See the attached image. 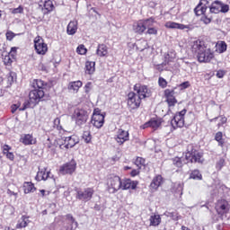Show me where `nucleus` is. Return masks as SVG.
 <instances>
[{"instance_id":"e433bc0d","label":"nucleus","mask_w":230,"mask_h":230,"mask_svg":"<svg viewBox=\"0 0 230 230\" xmlns=\"http://www.w3.org/2000/svg\"><path fill=\"white\" fill-rule=\"evenodd\" d=\"M218 118H220V122L217 123V128H220L221 127H224L226 123H227V118L226 116L221 115L219 117H215L214 119H211L209 121L210 123H213V121H217Z\"/></svg>"},{"instance_id":"c9c22d12","label":"nucleus","mask_w":230,"mask_h":230,"mask_svg":"<svg viewBox=\"0 0 230 230\" xmlns=\"http://www.w3.org/2000/svg\"><path fill=\"white\" fill-rule=\"evenodd\" d=\"M30 217L27 216H22V221H19L18 224L16 225V229H22V227H27L28 223L30 222L28 219Z\"/></svg>"},{"instance_id":"20e7f679","label":"nucleus","mask_w":230,"mask_h":230,"mask_svg":"<svg viewBox=\"0 0 230 230\" xmlns=\"http://www.w3.org/2000/svg\"><path fill=\"white\" fill-rule=\"evenodd\" d=\"M71 118L75 125L82 127V125H85L89 119V111L84 108L77 107L74 110Z\"/></svg>"},{"instance_id":"680f3d73","label":"nucleus","mask_w":230,"mask_h":230,"mask_svg":"<svg viewBox=\"0 0 230 230\" xmlns=\"http://www.w3.org/2000/svg\"><path fill=\"white\" fill-rule=\"evenodd\" d=\"M90 13H91L92 15H94V17H96L97 15H100V14L98 13V11H96V8H94V7H93V8L90 9Z\"/></svg>"},{"instance_id":"58836bf2","label":"nucleus","mask_w":230,"mask_h":230,"mask_svg":"<svg viewBox=\"0 0 230 230\" xmlns=\"http://www.w3.org/2000/svg\"><path fill=\"white\" fill-rule=\"evenodd\" d=\"M135 164L138 170H141L143 166H146V160L143 157L137 156L135 160Z\"/></svg>"},{"instance_id":"052dcab7","label":"nucleus","mask_w":230,"mask_h":230,"mask_svg":"<svg viewBox=\"0 0 230 230\" xmlns=\"http://www.w3.org/2000/svg\"><path fill=\"white\" fill-rule=\"evenodd\" d=\"M180 87L181 89H188V87H190V82L186 81V82H183L180 84Z\"/></svg>"},{"instance_id":"a211bd4d","label":"nucleus","mask_w":230,"mask_h":230,"mask_svg":"<svg viewBox=\"0 0 230 230\" xmlns=\"http://www.w3.org/2000/svg\"><path fill=\"white\" fill-rule=\"evenodd\" d=\"M154 19L149 18L146 21H139L137 23L134 24V27L136 30H154Z\"/></svg>"},{"instance_id":"338daca9","label":"nucleus","mask_w":230,"mask_h":230,"mask_svg":"<svg viewBox=\"0 0 230 230\" xmlns=\"http://www.w3.org/2000/svg\"><path fill=\"white\" fill-rule=\"evenodd\" d=\"M67 35H75L76 33V31L75 30H66Z\"/></svg>"},{"instance_id":"9d476101","label":"nucleus","mask_w":230,"mask_h":230,"mask_svg":"<svg viewBox=\"0 0 230 230\" xmlns=\"http://www.w3.org/2000/svg\"><path fill=\"white\" fill-rule=\"evenodd\" d=\"M133 91L137 93V96L142 100H146V98H150L152 96V90H150L146 84H141V83L134 84Z\"/></svg>"},{"instance_id":"7ed1b4c3","label":"nucleus","mask_w":230,"mask_h":230,"mask_svg":"<svg viewBox=\"0 0 230 230\" xmlns=\"http://www.w3.org/2000/svg\"><path fill=\"white\" fill-rule=\"evenodd\" d=\"M119 190H121V177L115 174L108 175L106 179V191L114 194L118 193Z\"/></svg>"},{"instance_id":"412c9836","label":"nucleus","mask_w":230,"mask_h":230,"mask_svg":"<svg viewBox=\"0 0 230 230\" xmlns=\"http://www.w3.org/2000/svg\"><path fill=\"white\" fill-rule=\"evenodd\" d=\"M161 125H163V119L152 118L143 125V128H148L150 127L151 128H154V130H157Z\"/></svg>"},{"instance_id":"39448f33","label":"nucleus","mask_w":230,"mask_h":230,"mask_svg":"<svg viewBox=\"0 0 230 230\" xmlns=\"http://www.w3.org/2000/svg\"><path fill=\"white\" fill-rule=\"evenodd\" d=\"M185 159L190 161V163L202 164V163H204V153L197 150L193 145H189L187 152L185 153Z\"/></svg>"},{"instance_id":"4be33fe9","label":"nucleus","mask_w":230,"mask_h":230,"mask_svg":"<svg viewBox=\"0 0 230 230\" xmlns=\"http://www.w3.org/2000/svg\"><path fill=\"white\" fill-rule=\"evenodd\" d=\"M65 148H73V146H75L80 143V138L76 135H72L70 137H65Z\"/></svg>"},{"instance_id":"f257e3e1","label":"nucleus","mask_w":230,"mask_h":230,"mask_svg":"<svg viewBox=\"0 0 230 230\" xmlns=\"http://www.w3.org/2000/svg\"><path fill=\"white\" fill-rule=\"evenodd\" d=\"M213 42L208 39H198L191 44V51L200 64H209L215 58V50L211 49Z\"/></svg>"},{"instance_id":"f03ea898","label":"nucleus","mask_w":230,"mask_h":230,"mask_svg":"<svg viewBox=\"0 0 230 230\" xmlns=\"http://www.w3.org/2000/svg\"><path fill=\"white\" fill-rule=\"evenodd\" d=\"M209 8L210 13H227L229 12V5L222 4L221 2L216 1L209 6V2L208 0H200L199 4L194 9L196 15H204L206 10Z\"/></svg>"},{"instance_id":"6e6552de","label":"nucleus","mask_w":230,"mask_h":230,"mask_svg":"<svg viewBox=\"0 0 230 230\" xmlns=\"http://www.w3.org/2000/svg\"><path fill=\"white\" fill-rule=\"evenodd\" d=\"M188 112L187 109H183L174 114L173 118L171 119V126L172 130H177V128H182L185 125L184 116Z\"/></svg>"},{"instance_id":"79ce46f5","label":"nucleus","mask_w":230,"mask_h":230,"mask_svg":"<svg viewBox=\"0 0 230 230\" xmlns=\"http://www.w3.org/2000/svg\"><path fill=\"white\" fill-rule=\"evenodd\" d=\"M158 85L162 89H166V87H168V81H166V79H164V77H159L158 78Z\"/></svg>"},{"instance_id":"cd10ccee","label":"nucleus","mask_w":230,"mask_h":230,"mask_svg":"<svg viewBox=\"0 0 230 230\" xmlns=\"http://www.w3.org/2000/svg\"><path fill=\"white\" fill-rule=\"evenodd\" d=\"M40 6H42V10H46L47 13L53 12V8H55V5H53V2H51V0H41Z\"/></svg>"},{"instance_id":"c03bdc74","label":"nucleus","mask_w":230,"mask_h":230,"mask_svg":"<svg viewBox=\"0 0 230 230\" xmlns=\"http://www.w3.org/2000/svg\"><path fill=\"white\" fill-rule=\"evenodd\" d=\"M13 60L14 59H13L11 57H10V55H5L4 56V66H10L11 64H13Z\"/></svg>"},{"instance_id":"a19ab883","label":"nucleus","mask_w":230,"mask_h":230,"mask_svg":"<svg viewBox=\"0 0 230 230\" xmlns=\"http://www.w3.org/2000/svg\"><path fill=\"white\" fill-rule=\"evenodd\" d=\"M172 161L174 166L177 168H182V158L175 156L174 158H172Z\"/></svg>"},{"instance_id":"de8ad7c7","label":"nucleus","mask_w":230,"mask_h":230,"mask_svg":"<svg viewBox=\"0 0 230 230\" xmlns=\"http://www.w3.org/2000/svg\"><path fill=\"white\" fill-rule=\"evenodd\" d=\"M92 89H93V83L92 82L86 83L84 85V93L86 94H89V93H91Z\"/></svg>"},{"instance_id":"3c124183","label":"nucleus","mask_w":230,"mask_h":230,"mask_svg":"<svg viewBox=\"0 0 230 230\" xmlns=\"http://www.w3.org/2000/svg\"><path fill=\"white\" fill-rule=\"evenodd\" d=\"M4 155H5V157L7 159H9V161H14L15 160V155H13V152L5 153Z\"/></svg>"},{"instance_id":"f8f14e48","label":"nucleus","mask_w":230,"mask_h":230,"mask_svg":"<svg viewBox=\"0 0 230 230\" xmlns=\"http://www.w3.org/2000/svg\"><path fill=\"white\" fill-rule=\"evenodd\" d=\"M44 98H46L44 90L34 89L29 93V103H32V105H39L40 102H44Z\"/></svg>"},{"instance_id":"6e6d98bb","label":"nucleus","mask_w":230,"mask_h":230,"mask_svg":"<svg viewBox=\"0 0 230 230\" xmlns=\"http://www.w3.org/2000/svg\"><path fill=\"white\" fill-rule=\"evenodd\" d=\"M10 150H12V146H10L9 145H4L3 146V154H8L10 152Z\"/></svg>"},{"instance_id":"1a4fd4ad","label":"nucleus","mask_w":230,"mask_h":230,"mask_svg":"<svg viewBox=\"0 0 230 230\" xmlns=\"http://www.w3.org/2000/svg\"><path fill=\"white\" fill-rule=\"evenodd\" d=\"M91 123L95 127V128H102L105 123V114L102 113L100 108H95L93 110Z\"/></svg>"},{"instance_id":"b1692460","label":"nucleus","mask_w":230,"mask_h":230,"mask_svg":"<svg viewBox=\"0 0 230 230\" xmlns=\"http://www.w3.org/2000/svg\"><path fill=\"white\" fill-rule=\"evenodd\" d=\"M84 73L85 75H93L96 73V62L94 61H86L84 64Z\"/></svg>"},{"instance_id":"5fc2aeb1","label":"nucleus","mask_w":230,"mask_h":230,"mask_svg":"<svg viewBox=\"0 0 230 230\" xmlns=\"http://www.w3.org/2000/svg\"><path fill=\"white\" fill-rule=\"evenodd\" d=\"M201 21L205 23V24H209V22H211V17H208L206 16V14H204L201 17Z\"/></svg>"},{"instance_id":"a878e982","label":"nucleus","mask_w":230,"mask_h":230,"mask_svg":"<svg viewBox=\"0 0 230 230\" xmlns=\"http://www.w3.org/2000/svg\"><path fill=\"white\" fill-rule=\"evenodd\" d=\"M165 28H169L171 30H185L190 29L188 25L173 22H168L165 23Z\"/></svg>"},{"instance_id":"9b49d317","label":"nucleus","mask_w":230,"mask_h":230,"mask_svg":"<svg viewBox=\"0 0 230 230\" xmlns=\"http://www.w3.org/2000/svg\"><path fill=\"white\" fill-rule=\"evenodd\" d=\"M215 209L218 217H224V215H227L230 210L229 201H227L226 199H217L215 203Z\"/></svg>"},{"instance_id":"c756f323","label":"nucleus","mask_w":230,"mask_h":230,"mask_svg":"<svg viewBox=\"0 0 230 230\" xmlns=\"http://www.w3.org/2000/svg\"><path fill=\"white\" fill-rule=\"evenodd\" d=\"M226 51H227V43H226V41H217L216 43V52L222 54V53H226Z\"/></svg>"},{"instance_id":"bb28decb","label":"nucleus","mask_w":230,"mask_h":230,"mask_svg":"<svg viewBox=\"0 0 230 230\" xmlns=\"http://www.w3.org/2000/svg\"><path fill=\"white\" fill-rule=\"evenodd\" d=\"M49 178V171H48L46 168L41 169L40 172H37V175L35 177L36 181H48Z\"/></svg>"},{"instance_id":"f704fd0d","label":"nucleus","mask_w":230,"mask_h":230,"mask_svg":"<svg viewBox=\"0 0 230 230\" xmlns=\"http://www.w3.org/2000/svg\"><path fill=\"white\" fill-rule=\"evenodd\" d=\"M189 179H192L193 181H202V173L198 169H194L190 172Z\"/></svg>"},{"instance_id":"7c9ffc66","label":"nucleus","mask_w":230,"mask_h":230,"mask_svg":"<svg viewBox=\"0 0 230 230\" xmlns=\"http://www.w3.org/2000/svg\"><path fill=\"white\" fill-rule=\"evenodd\" d=\"M96 53L98 57H107V55H109V49L105 44H100L97 48Z\"/></svg>"},{"instance_id":"e2e57ef3","label":"nucleus","mask_w":230,"mask_h":230,"mask_svg":"<svg viewBox=\"0 0 230 230\" xmlns=\"http://www.w3.org/2000/svg\"><path fill=\"white\" fill-rule=\"evenodd\" d=\"M146 33H149V35H157V30H148Z\"/></svg>"},{"instance_id":"4468645a","label":"nucleus","mask_w":230,"mask_h":230,"mask_svg":"<svg viewBox=\"0 0 230 230\" xmlns=\"http://www.w3.org/2000/svg\"><path fill=\"white\" fill-rule=\"evenodd\" d=\"M34 49L38 55H46L48 53V44L44 42V39L37 36L34 39Z\"/></svg>"},{"instance_id":"5701e85b","label":"nucleus","mask_w":230,"mask_h":230,"mask_svg":"<svg viewBox=\"0 0 230 230\" xmlns=\"http://www.w3.org/2000/svg\"><path fill=\"white\" fill-rule=\"evenodd\" d=\"M48 85H49L47 82L42 81V79H33L32 87L38 91H44L48 89Z\"/></svg>"},{"instance_id":"4d7b16f0","label":"nucleus","mask_w":230,"mask_h":230,"mask_svg":"<svg viewBox=\"0 0 230 230\" xmlns=\"http://www.w3.org/2000/svg\"><path fill=\"white\" fill-rule=\"evenodd\" d=\"M139 170H141V169H139L138 167H137V169H133L130 172V176L137 177V175H139V173H140Z\"/></svg>"},{"instance_id":"2f4dec72","label":"nucleus","mask_w":230,"mask_h":230,"mask_svg":"<svg viewBox=\"0 0 230 230\" xmlns=\"http://www.w3.org/2000/svg\"><path fill=\"white\" fill-rule=\"evenodd\" d=\"M175 60V54L174 52H168L164 55V59L163 61L164 66H170L172 62Z\"/></svg>"},{"instance_id":"ea45409f","label":"nucleus","mask_w":230,"mask_h":230,"mask_svg":"<svg viewBox=\"0 0 230 230\" xmlns=\"http://www.w3.org/2000/svg\"><path fill=\"white\" fill-rule=\"evenodd\" d=\"M224 166H226V158L220 157V158L216 162V170H217V172H220V170H222V168H224Z\"/></svg>"},{"instance_id":"ddd939ff","label":"nucleus","mask_w":230,"mask_h":230,"mask_svg":"<svg viewBox=\"0 0 230 230\" xmlns=\"http://www.w3.org/2000/svg\"><path fill=\"white\" fill-rule=\"evenodd\" d=\"M61 175H73L75 172H76V162L75 160H71L61 165L58 170Z\"/></svg>"},{"instance_id":"09e8293b","label":"nucleus","mask_w":230,"mask_h":230,"mask_svg":"<svg viewBox=\"0 0 230 230\" xmlns=\"http://www.w3.org/2000/svg\"><path fill=\"white\" fill-rule=\"evenodd\" d=\"M7 84L9 85H12L13 84V72H10L8 75H7Z\"/></svg>"},{"instance_id":"473e14b6","label":"nucleus","mask_w":230,"mask_h":230,"mask_svg":"<svg viewBox=\"0 0 230 230\" xmlns=\"http://www.w3.org/2000/svg\"><path fill=\"white\" fill-rule=\"evenodd\" d=\"M215 141L218 143V146L224 148V145H226V140L224 139V134L222 131H218L215 135Z\"/></svg>"},{"instance_id":"8fccbe9b","label":"nucleus","mask_w":230,"mask_h":230,"mask_svg":"<svg viewBox=\"0 0 230 230\" xmlns=\"http://www.w3.org/2000/svg\"><path fill=\"white\" fill-rule=\"evenodd\" d=\"M54 127L58 128V130H60L62 128V126L60 125V118H56L54 119Z\"/></svg>"},{"instance_id":"f3484780","label":"nucleus","mask_w":230,"mask_h":230,"mask_svg":"<svg viewBox=\"0 0 230 230\" xmlns=\"http://www.w3.org/2000/svg\"><path fill=\"white\" fill-rule=\"evenodd\" d=\"M163 184H164V178H163V175L157 174L153 178L149 185V190L151 191H157Z\"/></svg>"},{"instance_id":"2eb2a0df","label":"nucleus","mask_w":230,"mask_h":230,"mask_svg":"<svg viewBox=\"0 0 230 230\" xmlns=\"http://www.w3.org/2000/svg\"><path fill=\"white\" fill-rule=\"evenodd\" d=\"M164 96L169 109H173L175 104L178 103L177 98L175 97V90L165 89L164 91Z\"/></svg>"},{"instance_id":"72a5a7b5","label":"nucleus","mask_w":230,"mask_h":230,"mask_svg":"<svg viewBox=\"0 0 230 230\" xmlns=\"http://www.w3.org/2000/svg\"><path fill=\"white\" fill-rule=\"evenodd\" d=\"M161 216L160 215H152L149 218L150 226L153 227H157L161 224Z\"/></svg>"},{"instance_id":"423d86ee","label":"nucleus","mask_w":230,"mask_h":230,"mask_svg":"<svg viewBox=\"0 0 230 230\" xmlns=\"http://www.w3.org/2000/svg\"><path fill=\"white\" fill-rule=\"evenodd\" d=\"M75 191L76 200H80L81 202H89L93 200V197H94L93 187H86L84 189L76 188Z\"/></svg>"},{"instance_id":"13d9d810","label":"nucleus","mask_w":230,"mask_h":230,"mask_svg":"<svg viewBox=\"0 0 230 230\" xmlns=\"http://www.w3.org/2000/svg\"><path fill=\"white\" fill-rule=\"evenodd\" d=\"M23 10L22 6H19L18 8L13 9L12 13H22Z\"/></svg>"},{"instance_id":"0eeeda50","label":"nucleus","mask_w":230,"mask_h":230,"mask_svg":"<svg viewBox=\"0 0 230 230\" xmlns=\"http://www.w3.org/2000/svg\"><path fill=\"white\" fill-rule=\"evenodd\" d=\"M141 103H143V100L137 96L135 92H129L127 95V107L129 112H134V111H137L139 107H141Z\"/></svg>"},{"instance_id":"603ef678","label":"nucleus","mask_w":230,"mask_h":230,"mask_svg":"<svg viewBox=\"0 0 230 230\" xmlns=\"http://www.w3.org/2000/svg\"><path fill=\"white\" fill-rule=\"evenodd\" d=\"M164 66L163 63L159 64V65H155V69H156V71H159V73H163V71H164Z\"/></svg>"},{"instance_id":"49530a36","label":"nucleus","mask_w":230,"mask_h":230,"mask_svg":"<svg viewBox=\"0 0 230 230\" xmlns=\"http://www.w3.org/2000/svg\"><path fill=\"white\" fill-rule=\"evenodd\" d=\"M226 73L227 72L226 70L219 69L217 71L216 76H217V78H224L226 76Z\"/></svg>"},{"instance_id":"4c0bfd02","label":"nucleus","mask_w":230,"mask_h":230,"mask_svg":"<svg viewBox=\"0 0 230 230\" xmlns=\"http://www.w3.org/2000/svg\"><path fill=\"white\" fill-rule=\"evenodd\" d=\"M82 137L87 145L93 143V135L89 130L84 131Z\"/></svg>"},{"instance_id":"bf43d9fd","label":"nucleus","mask_w":230,"mask_h":230,"mask_svg":"<svg viewBox=\"0 0 230 230\" xmlns=\"http://www.w3.org/2000/svg\"><path fill=\"white\" fill-rule=\"evenodd\" d=\"M177 190L181 191V195H182V191L184 190V182H179L177 184Z\"/></svg>"},{"instance_id":"37998d69","label":"nucleus","mask_w":230,"mask_h":230,"mask_svg":"<svg viewBox=\"0 0 230 230\" xmlns=\"http://www.w3.org/2000/svg\"><path fill=\"white\" fill-rule=\"evenodd\" d=\"M76 53H78V55H86L87 49L85 48L84 45H79L76 49Z\"/></svg>"},{"instance_id":"393cba45","label":"nucleus","mask_w":230,"mask_h":230,"mask_svg":"<svg viewBox=\"0 0 230 230\" xmlns=\"http://www.w3.org/2000/svg\"><path fill=\"white\" fill-rule=\"evenodd\" d=\"M82 85H84V83L80 80L72 81L68 83L67 89L68 91H73V93H78Z\"/></svg>"},{"instance_id":"c85d7f7f","label":"nucleus","mask_w":230,"mask_h":230,"mask_svg":"<svg viewBox=\"0 0 230 230\" xmlns=\"http://www.w3.org/2000/svg\"><path fill=\"white\" fill-rule=\"evenodd\" d=\"M36 190L37 188L35 187V184H33L31 181H25L23 183V191L25 194L33 193Z\"/></svg>"},{"instance_id":"aec40b11","label":"nucleus","mask_w":230,"mask_h":230,"mask_svg":"<svg viewBox=\"0 0 230 230\" xmlns=\"http://www.w3.org/2000/svg\"><path fill=\"white\" fill-rule=\"evenodd\" d=\"M137 184L139 182L137 181H132L130 179H123L121 180V187L120 190H136L137 188Z\"/></svg>"},{"instance_id":"774afa93","label":"nucleus","mask_w":230,"mask_h":230,"mask_svg":"<svg viewBox=\"0 0 230 230\" xmlns=\"http://www.w3.org/2000/svg\"><path fill=\"white\" fill-rule=\"evenodd\" d=\"M11 51L13 53V55H17V47L11 48Z\"/></svg>"},{"instance_id":"dca6fc26","label":"nucleus","mask_w":230,"mask_h":230,"mask_svg":"<svg viewBox=\"0 0 230 230\" xmlns=\"http://www.w3.org/2000/svg\"><path fill=\"white\" fill-rule=\"evenodd\" d=\"M129 139L130 134L125 129H119L117 135L115 136V141L118 143V145H119V146H121V145H125V143H127V141Z\"/></svg>"},{"instance_id":"a18cd8bd","label":"nucleus","mask_w":230,"mask_h":230,"mask_svg":"<svg viewBox=\"0 0 230 230\" xmlns=\"http://www.w3.org/2000/svg\"><path fill=\"white\" fill-rule=\"evenodd\" d=\"M78 22L76 21H72L68 23L66 30H77Z\"/></svg>"},{"instance_id":"0e129e2a","label":"nucleus","mask_w":230,"mask_h":230,"mask_svg":"<svg viewBox=\"0 0 230 230\" xmlns=\"http://www.w3.org/2000/svg\"><path fill=\"white\" fill-rule=\"evenodd\" d=\"M17 109H19V107L17 106V104H13L12 105V110H11V112L13 114Z\"/></svg>"},{"instance_id":"6ab92c4d","label":"nucleus","mask_w":230,"mask_h":230,"mask_svg":"<svg viewBox=\"0 0 230 230\" xmlns=\"http://www.w3.org/2000/svg\"><path fill=\"white\" fill-rule=\"evenodd\" d=\"M20 143L24 145V146L37 145V137H33V134H23L20 137Z\"/></svg>"},{"instance_id":"864d4df0","label":"nucleus","mask_w":230,"mask_h":230,"mask_svg":"<svg viewBox=\"0 0 230 230\" xmlns=\"http://www.w3.org/2000/svg\"><path fill=\"white\" fill-rule=\"evenodd\" d=\"M5 35L7 40H13V37H15V33L12 32V31H8Z\"/></svg>"},{"instance_id":"69168bd1","label":"nucleus","mask_w":230,"mask_h":230,"mask_svg":"<svg viewBox=\"0 0 230 230\" xmlns=\"http://www.w3.org/2000/svg\"><path fill=\"white\" fill-rule=\"evenodd\" d=\"M66 217L67 218V220H71L72 223L75 222V217H73V215L67 214Z\"/></svg>"}]
</instances>
